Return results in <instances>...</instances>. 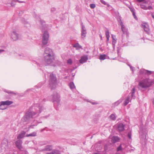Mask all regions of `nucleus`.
Returning <instances> with one entry per match:
<instances>
[{"label": "nucleus", "instance_id": "64", "mask_svg": "<svg viewBox=\"0 0 154 154\" xmlns=\"http://www.w3.org/2000/svg\"><path fill=\"white\" fill-rule=\"evenodd\" d=\"M118 154V153H117V154Z\"/></svg>", "mask_w": 154, "mask_h": 154}, {"label": "nucleus", "instance_id": "50", "mask_svg": "<svg viewBox=\"0 0 154 154\" xmlns=\"http://www.w3.org/2000/svg\"><path fill=\"white\" fill-rule=\"evenodd\" d=\"M106 35H109V32L108 30L106 32Z\"/></svg>", "mask_w": 154, "mask_h": 154}, {"label": "nucleus", "instance_id": "4", "mask_svg": "<svg viewBox=\"0 0 154 154\" xmlns=\"http://www.w3.org/2000/svg\"><path fill=\"white\" fill-rule=\"evenodd\" d=\"M60 96L57 92H54L52 95V100L54 103V105H57L58 106L60 105Z\"/></svg>", "mask_w": 154, "mask_h": 154}, {"label": "nucleus", "instance_id": "16", "mask_svg": "<svg viewBox=\"0 0 154 154\" xmlns=\"http://www.w3.org/2000/svg\"><path fill=\"white\" fill-rule=\"evenodd\" d=\"M8 140L6 139H4L2 142V147H4L5 149L8 148Z\"/></svg>", "mask_w": 154, "mask_h": 154}, {"label": "nucleus", "instance_id": "52", "mask_svg": "<svg viewBox=\"0 0 154 154\" xmlns=\"http://www.w3.org/2000/svg\"><path fill=\"white\" fill-rule=\"evenodd\" d=\"M145 0H137V1L139 2H141L145 1Z\"/></svg>", "mask_w": 154, "mask_h": 154}, {"label": "nucleus", "instance_id": "15", "mask_svg": "<svg viewBox=\"0 0 154 154\" xmlns=\"http://www.w3.org/2000/svg\"><path fill=\"white\" fill-rule=\"evenodd\" d=\"M140 74L144 73L148 75H150L152 74V72L143 69L140 70Z\"/></svg>", "mask_w": 154, "mask_h": 154}, {"label": "nucleus", "instance_id": "9", "mask_svg": "<svg viewBox=\"0 0 154 154\" xmlns=\"http://www.w3.org/2000/svg\"><path fill=\"white\" fill-rule=\"evenodd\" d=\"M47 154H61V149L59 146L58 147L53 149L52 152H50L47 153Z\"/></svg>", "mask_w": 154, "mask_h": 154}, {"label": "nucleus", "instance_id": "30", "mask_svg": "<svg viewBox=\"0 0 154 154\" xmlns=\"http://www.w3.org/2000/svg\"><path fill=\"white\" fill-rule=\"evenodd\" d=\"M73 46L74 47L77 48H81L82 47V46L79 45L78 43L75 44Z\"/></svg>", "mask_w": 154, "mask_h": 154}, {"label": "nucleus", "instance_id": "36", "mask_svg": "<svg viewBox=\"0 0 154 154\" xmlns=\"http://www.w3.org/2000/svg\"><path fill=\"white\" fill-rule=\"evenodd\" d=\"M82 26V30L81 31L82 32H86V29L85 26L83 24V23H82L81 25Z\"/></svg>", "mask_w": 154, "mask_h": 154}, {"label": "nucleus", "instance_id": "32", "mask_svg": "<svg viewBox=\"0 0 154 154\" xmlns=\"http://www.w3.org/2000/svg\"><path fill=\"white\" fill-rule=\"evenodd\" d=\"M135 92V88H133L132 90H131V96L132 97H133L134 96V93Z\"/></svg>", "mask_w": 154, "mask_h": 154}, {"label": "nucleus", "instance_id": "24", "mask_svg": "<svg viewBox=\"0 0 154 154\" xmlns=\"http://www.w3.org/2000/svg\"><path fill=\"white\" fill-rule=\"evenodd\" d=\"M36 132H33L31 134H26V136L27 137H34V136H36Z\"/></svg>", "mask_w": 154, "mask_h": 154}, {"label": "nucleus", "instance_id": "3", "mask_svg": "<svg viewBox=\"0 0 154 154\" xmlns=\"http://www.w3.org/2000/svg\"><path fill=\"white\" fill-rule=\"evenodd\" d=\"M45 66L52 64L54 63V56H44Z\"/></svg>", "mask_w": 154, "mask_h": 154}, {"label": "nucleus", "instance_id": "17", "mask_svg": "<svg viewBox=\"0 0 154 154\" xmlns=\"http://www.w3.org/2000/svg\"><path fill=\"white\" fill-rule=\"evenodd\" d=\"M88 59V57L87 56H84L81 57L79 62L81 63H85Z\"/></svg>", "mask_w": 154, "mask_h": 154}, {"label": "nucleus", "instance_id": "18", "mask_svg": "<svg viewBox=\"0 0 154 154\" xmlns=\"http://www.w3.org/2000/svg\"><path fill=\"white\" fill-rule=\"evenodd\" d=\"M26 134V132L24 131H22L20 134H19L17 137V138L19 140L24 137Z\"/></svg>", "mask_w": 154, "mask_h": 154}, {"label": "nucleus", "instance_id": "55", "mask_svg": "<svg viewBox=\"0 0 154 154\" xmlns=\"http://www.w3.org/2000/svg\"><path fill=\"white\" fill-rule=\"evenodd\" d=\"M4 51V50H0V53H1L2 52Z\"/></svg>", "mask_w": 154, "mask_h": 154}, {"label": "nucleus", "instance_id": "35", "mask_svg": "<svg viewBox=\"0 0 154 154\" xmlns=\"http://www.w3.org/2000/svg\"><path fill=\"white\" fill-rule=\"evenodd\" d=\"M112 38L113 39V40L112 41V45L114 46L115 44L116 43V40L115 38H114L113 35H112Z\"/></svg>", "mask_w": 154, "mask_h": 154}, {"label": "nucleus", "instance_id": "43", "mask_svg": "<svg viewBox=\"0 0 154 154\" xmlns=\"http://www.w3.org/2000/svg\"><path fill=\"white\" fill-rule=\"evenodd\" d=\"M100 2L103 4L104 5H106V3L103 0H100Z\"/></svg>", "mask_w": 154, "mask_h": 154}, {"label": "nucleus", "instance_id": "19", "mask_svg": "<svg viewBox=\"0 0 154 154\" xmlns=\"http://www.w3.org/2000/svg\"><path fill=\"white\" fill-rule=\"evenodd\" d=\"M119 139V138L118 137L114 136L112 138L111 141L112 143H115L118 142Z\"/></svg>", "mask_w": 154, "mask_h": 154}, {"label": "nucleus", "instance_id": "42", "mask_svg": "<svg viewBox=\"0 0 154 154\" xmlns=\"http://www.w3.org/2000/svg\"><path fill=\"white\" fill-rule=\"evenodd\" d=\"M121 102V100H119L118 101H117L114 103V105L116 106H117L118 105V104L120 103Z\"/></svg>", "mask_w": 154, "mask_h": 154}, {"label": "nucleus", "instance_id": "13", "mask_svg": "<svg viewBox=\"0 0 154 154\" xmlns=\"http://www.w3.org/2000/svg\"><path fill=\"white\" fill-rule=\"evenodd\" d=\"M142 27L143 28L144 30L146 32L147 34L149 33V29L148 25L146 24H143L142 25Z\"/></svg>", "mask_w": 154, "mask_h": 154}, {"label": "nucleus", "instance_id": "21", "mask_svg": "<svg viewBox=\"0 0 154 154\" xmlns=\"http://www.w3.org/2000/svg\"><path fill=\"white\" fill-rule=\"evenodd\" d=\"M119 24L121 26V29L122 30V32L123 34H124L125 33V27L124 26V25L123 24V22H122V20H120L119 21Z\"/></svg>", "mask_w": 154, "mask_h": 154}, {"label": "nucleus", "instance_id": "2", "mask_svg": "<svg viewBox=\"0 0 154 154\" xmlns=\"http://www.w3.org/2000/svg\"><path fill=\"white\" fill-rule=\"evenodd\" d=\"M154 83V81L149 78H146L140 81L139 83V88L142 89L147 88Z\"/></svg>", "mask_w": 154, "mask_h": 154}, {"label": "nucleus", "instance_id": "62", "mask_svg": "<svg viewBox=\"0 0 154 154\" xmlns=\"http://www.w3.org/2000/svg\"><path fill=\"white\" fill-rule=\"evenodd\" d=\"M132 149V150H134V149Z\"/></svg>", "mask_w": 154, "mask_h": 154}, {"label": "nucleus", "instance_id": "38", "mask_svg": "<svg viewBox=\"0 0 154 154\" xmlns=\"http://www.w3.org/2000/svg\"><path fill=\"white\" fill-rule=\"evenodd\" d=\"M67 63L69 64H71L72 63V61L71 59H70L67 60Z\"/></svg>", "mask_w": 154, "mask_h": 154}, {"label": "nucleus", "instance_id": "48", "mask_svg": "<svg viewBox=\"0 0 154 154\" xmlns=\"http://www.w3.org/2000/svg\"><path fill=\"white\" fill-rule=\"evenodd\" d=\"M104 149L105 150H107L108 149V147L106 145H105L104 146Z\"/></svg>", "mask_w": 154, "mask_h": 154}, {"label": "nucleus", "instance_id": "23", "mask_svg": "<svg viewBox=\"0 0 154 154\" xmlns=\"http://www.w3.org/2000/svg\"><path fill=\"white\" fill-rule=\"evenodd\" d=\"M129 8L131 11L134 17V18L135 19H137V17L135 14V13L134 12L135 10L132 7H129Z\"/></svg>", "mask_w": 154, "mask_h": 154}, {"label": "nucleus", "instance_id": "60", "mask_svg": "<svg viewBox=\"0 0 154 154\" xmlns=\"http://www.w3.org/2000/svg\"><path fill=\"white\" fill-rule=\"evenodd\" d=\"M106 5H107V6H108V7H109V6H110V5H109V4H106Z\"/></svg>", "mask_w": 154, "mask_h": 154}, {"label": "nucleus", "instance_id": "44", "mask_svg": "<svg viewBox=\"0 0 154 154\" xmlns=\"http://www.w3.org/2000/svg\"><path fill=\"white\" fill-rule=\"evenodd\" d=\"M122 150V146L121 145H120L117 148V150L119 151Z\"/></svg>", "mask_w": 154, "mask_h": 154}, {"label": "nucleus", "instance_id": "20", "mask_svg": "<svg viewBox=\"0 0 154 154\" xmlns=\"http://www.w3.org/2000/svg\"><path fill=\"white\" fill-rule=\"evenodd\" d=\"M2 102L3 103L2 104L4 105H9L13 103V102L12 101L8 100L5 101H2Z\"/></svg>", "mask_w": 154, "mask_h": 154}, {"label": "nucleus", "instance_id": "25", "mask_svg": "<svg viewBox=\"0 0 154 154\" xmlns=\"http://www.w3.org/2000/svg\"><path fill=\"white\" fill-rule=\"evenodd\" d=\"M22 22L25 24H26L27 26H26V27H29L30 26V25L29 23H28V22L26 20H25L24 19H22L21 20Z\"/></svg>", "mask_w": 154, "mask_h": 154}, {"label": "nucleus", "instance_id": "11", "mask_svg": "<svg viewBox=\"0 0 154 154\" xmlns=\"http://www.w3.org/2000/svg\"><path fill=\"white\" fill-rule=\"evenodd\" d=\"M11 37L14 41H16L18 39V34L15 31H13L11 33Z\"/></svg>", "mask_w": 154, "mask_h": 154}, {"label": "nucleus", "instance_id": "6", "mask_svg": "<svg viewBox=\"0 0 154 154\" xmlns=\"http://www.w3.org/2000/svg\"><path fill=\"white\" fill-rule=\"evenodd\" d=\"M139 134H140V137L141 140L145 143L146 141L147 135L146 130L144 128H142V129L140 130Z\"/></svg>", "mask_w": 154, "mask_h": 154}, {"label": "nucleus", "instance_id": "39", "mask_svg": "<svg viewBox=\"0 0 154 154\" xmlns=\"http://www.w3.org/2000/svg\"><path fill=\"white\" fill-rule=\"evenodd\" d=\"M90 5V8L92 9L96 7L95 4H91Z\"/></svg>", "mask_w": 154, "mask_h": 154}, {"label": "nucleus", "instance_id": "1", "mask_svg": "<svg viewBox=\"0 0 154 154\" xmlns=\"http://www.w3.org/2000/svg\"><path fill=\"white\" fill-rule=\"evenodd\" d=\"M35 112L28 111L26 112L22 119V120L24 122L28 123L30 122L34 116H38L39 114L44 109L42 106H36L35 108Z\"/></svg>", "mask_w": 154, "mask_h": 154}, {"label": "nucleus", "instance_id": "7", "mask_svg": "<svg viewBox=\"0 0 154 154\" xmlns=\"http://www.w3.org/2000/svg\"><path fill=\"white\" fill-rule=\"evenodd\" d=\"M49 37V35L48 32L47 31H45L43 35L42 39V47L48 43Z\"/></svg>", "mask_w": 154, "mask_h": 154}, {"label": "nucleus", "instance_id": "31", "mask_svg": "<svg viewBox=\"0 0 154 154\" xmlns=\"http://www.w3.org/2000/svg\"><path fill=\"white\" fill-rule=\"evenodd\" d=\"M106 55L105 54H101L99 57V59L100 60H104L106 59Z\"/></svg>", "mask_w": 154, "mask_h": 154}, {"label": "nucleus", "instance_id": "59", "mask_svg": "<svg viewBox=\"0 0 154 154\" xmlns=\"http://www.w3.org/2000/svg\"><path fill=\"white\" fill-rule=\"evenodd\" d=\"M124 105H125V100H124Z\"/></svg>", "mask_w": 154, "mask_h": 154}, {"label": "nucleus", "instance_id": "46", "mask_svg": "<svg viewBox=\"0 0 154 154\" xmlns=\"http://www.w3.org/2000/svg\"><path fill=\"white\" fill-rule=\"evenodd\" d=\"M128 65L130 67V69H131L133 73V72H134V70H133V68H133V67L132 66H130V65H128Z\"/></svg>", "mask_w": 154, "mask_h": 154}, {"label": "nucleus", "instance_id": "45", "mask_svg": "<svg viewBox=\"0 0 154 154\" xmlns=\"http://www.w3.org/2000/svg\"><path fill=\"white\" fill-rule=\"evenodd\" d=\"M40 22L42 25V26L43 27L44 25V23H45V21L43 20H40Z\"/></svg>", "mask_w": 154, "mask_h": 154}, {"label": "nucleus", "instance_id": "54", "mask_svg": "<svg viewBox=\"0 0 154 154\" xmlns=\"http://www.w3.org/2000/svg\"><path fill=\"white\" fill-rule=\"evenodd\" d=\"M17 2H18L20 3H25V2L24 1H20L18 0V1H17Z\"/></svg>", "mask_w": 154, "mask_h": 154}, {"label": "nucleus", "instance_id": "58", "mask_svg": "<svg viewBox=\"0 0 154 154\" xmlns=\"http://www.w3.org/2000/svg\"><path fill=\"white\" fill-rule=\"evenodd\" d=\"M72 76H74V75H75L74 74V73H72Z\"/></svg>", "mask_w": 154, "mask_h": 154}, {"label": "nucleus", "instance_id": "10", "mask_svg": "<svg viewBox=\"0 0 154 154\" xmlns=\"http://www.w3.org/2000/svg\"><path fill=\"white\" fill-rule=\"evenodd\" d=\"M22 141L20 140H17L15 142V144L17 147L20 150H23V148L22 146Z\"/></svg>", "mask_w": 154, "mask_h": 154}, {"label": "nucleus", "instance_id": "41", "mask_svg": "<svg viewBox=\"0 0 154 154\" xmlns=\"http://www.w3.org/2000/svg\"><path fill=\"white\" fill-rule=\"evenodd\" d=\"M37 125V123H36L35 124H32V125H31L29 126V128H33V126H36Z\"/></svg>", "mask_w": 154, "mask_h": 154}, {"label": "nucleus", "instance_id": "37", "mask_svg": "<svg viewBox=\"0 0 154 154\" xmlns=\"http://www.w3.org/2000/svg\"><path fill=\"white\" fill-rule=\"evenodd\" d=\"M17 1H18V0H13L11 3V5L12 6H14L15 4L14 3V2H17Z\"/></svg>", "mask_w": 154, "mask_h": 154}, {"label": "nucleus", "instance_id": "12", "mask_svg": "<svg viewBox=\"0 0 154 154\" xmlns=\"http://www.w3.org/2000/svg\"><path fill=\"white\" fill-rule=\"evenodd\" d=\"M52 145H47L45 146V148L43 149H41V151H52Z\"/></svg>", "mask_w": 154, "mask_h": 154}, {"label": "nucleus", "instance_id": "8", "mask_svg": "<svg viewBox=\"0 0 154 154\" xmlns=\"http://www.w3.org/2000/svg\"><path fill=\"white\" fill-rule=\"evenodd\" d=\"M45 54H44V56H54V53L51 49V48L47 47L45 50Z\"/></svg>", "mask_w": 154, "mask_h": 154}, {"label": "nucleus", "instance_id": "34", "mask_svg": "<svg viewBox=\"0 0 154 154\" xmlns=\"http://www.w3.org/2000/svg\"><path fill=\"white\" fill-rule=\"evenodd\" d=\"M127 136L130 140H131V131L128 133Z\"/></svg>", "mask_w": 154, "mask_h": 154}, {"label": "nucleus", "instance_id": "57", "mask_svg": "<svg viewBox=\"0 0 154 154\" xmlns=\"http://www.w3.org/2000/svg\"><path fill=\"white\" fill-rule=\"evenodd\" d=\"M152 18L154 19V14H152Z\"/></svg>", "mask_w": 154, "mask_h": 154}, {"label": "nucleus", "instance_id": "51", "mask_svg": "<svg viewBox=\"0 0 154 154\" xmlns=\"http://www.w3.org/2000/svg\"><path fill=\"white\" fill-rule=\"evenodd\" d=\"M7 92L8 93V94H16L15 93H13V92H11V91H8V92Z\"/></svg>", "mask_w": 154, "mask_h": 154}, {"label": "nucleus", "instance_id": "33", "mask_svg": "<svg viewBox=\"0 0 154 154\" xmlns=\"http://www.w3.org/2000/svg\"><path fill=\"white\" fill-rule=\"evenodd\" d=\"M140 6L141 8L144 9V10H147V7L145 5L143 4H141L140 5Z\"/></svg>", "mask_w": 154, "mask_h": 154}, {"label": "nucleus", "instance_id": "14", "mask_svg": "<svg viewBox=\"0 0 154 154\" xmlns=\"http://www.w3.org/2000/svg\"><path fill=\"white\" fill-rule=\"evenodd\" d=\"M124 125L122 123H119L117 126V130L119 131H123L124 129Z\"/></svg>", "mask_w": 154, "mask_h": 154}, {"label": "nucleus", "instance_id": "47", "mask_svg": "<svg viewBox=\"0 0 154 154\" xmlns=\"http://www.w3.org/2000/svg\"><path fill=\"white\" fill-rule=\"evenodd\" d=\"M56 10V9L54 8H51V11L52 12H54Z\"/></svg>", "mask_w": 154, "mask_h": 154}, {"label": "nucleus", "instance_id": "27", "mask_svg": "<svg viewBox=\"0 0 154 154\" xmlns=\"http://www.w3.org/2000/svg\"><path fill=\"white\" fill-rule=\"evenodd\" d=\"M19 153L20 154H28L27 152L24 148L23 150H20Z\"/></svg>", "mask_w": 154, "mask_h": 154}, {"label": "nucleus", "instance_id": "61", "mask_svg": "<svg viewBox=\"0 0 154 154\" xmlns=\"http://www.w3.org/2000/svg\"><path fill=\"white\" fill-rule=\"evenodd\" d=\"M109 38H106L107 41H108L109 40Z\"/></svg>", "mask_w": 154, "mask_h": 154}, {"label": "nucleus", "instance_id": "28", "mask_svg": "<svg viewBox=\"0 0 154 154\" xmlns=\"http://www.w3.org/2000/svg\"><path fill=\"white\" fill-rule=\"evenodd\" d=\"M2 102L1 101L0 102V109L3 110L5 109L6 108L4 107V105H3Z\"/></svg>", "mask_w": 154, "mask_h": 154}, {"label": "nucleus", "instance_id": "56", "mask_svg": "<svg viewBox=\"0 0 154 154\" xmlns=\"http://www.w3.org/2000/svg\"><path fill=\"white\" fill-rule=\"evenodd\" d=\"M106 38H109L110 37L109 35H106Z\"/></svg>", "mask_w": 154, "mask_h": 154}, {"label": "nucleus", "instance_id": "63", "mask_svg": "<svg viewBox=\"0 0 154 154\" xmlns=\"http://www.w3.org/2000/svg\"><path fill=\"white\" fill-rule=\"evenodd\" d=\"M102 38V36H101V38Z\"/></svg>", "mask_w": 154, "mask_h": 154}, {"label": "nucleus", "instance_id": "40", "mask_svg": "<svg viewBox=\"0 0 154 154\" xmlns=\"http://www.w3.org/2000/svg\"><path fill=\"white\" fill-rule=\"evenodd\" d=\"M130 100V98L128 97H127V99H126V105L129 103Z\"/></svg>", "mask_w": 154, "mask_h": 154}, {"label": "nucleus", "instance_id": "29", "mask_svg": "<svg viewBox=\"0 0 154 154\" xmlns=\"http://www.w3.org/2000/svg\"><path fill=\"white\" fill-rule=\"evenodd\" d=\"M87 34V32L81 31V37L82 38H84L86 37V34Z\"/></svg>", "mask_w": 154, "mask_h": 154}, {"label": "nucleus", "instance_id": "22", "mask_svg": "<svg viewBox=\"0 0 154 154\" xmlns=\"http://www.w3.org/2000/svg\"><path fill=\"white\" fill-rule=\"evenodd\" d=\"M109 118L111 120L114 121L116 119V116L115 114H112L109 116Z\"/></svg>", "mask_w": 154, "mask_h": 154}, {"label": "nucleus", "instance_id": "53", "mask_svg": "<svg viewBox=\"0 0 154 154\" xmlns=\"http://www.w3.org/2000/svg\"><path fill=\"white\" fill-rule=\"evenodd\" d=\"M125 32H126V35H127V36L129 34V33H128V32H127V31L126 29Z\"/></svg>", "mask_w": 154, "mask_h": 154}, {"label": "nucleus", "instance_id": "26", "mask_svg": "<svg viewBox=\"0 0 154 154\" xmlns=\"http://www.w3.org/2000/svg\"><path fill=\"white\" fill-rule=\"evenodd\" d=\"M69 85L71 89L75 88V87L73 82H71L69 84Z\"/></svg>", "mask_w": 154, "mask_h": 154}, {"label": "nucleus", "instance_id": "49", "mask_svg": "<svg viewBox=\"0 0 154 154\" xmlns=\"http://www.w3.org/2000/svg\"><path fill=\"white\" fill-rule=\"evenodd\" d=\"M150 10V9H152V7L151 6H148V7H147V9Z\"/></svg>", "mask_w": 154, "mask_h": 154}, {"label": "nucleus", "instance_id": "5", "mask_svg": "<svg viewBox=\"0 0 154 154\" xmlns=\"http://www.w3.org/2000/svg\"><path fill=\"white\" fill-rule=\"evenodd\" d=\"M50 85L52 89L55 87L57 79L52 73L50 74Z\"/></svg>", "mask_w": 154, "mask_h": 154}]
</instances>
